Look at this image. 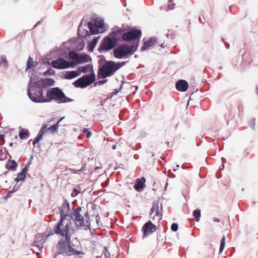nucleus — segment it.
<instances>
[{
    "label": "nucleus",
    "instance_id": "obj_1",
    "mask_svg": "<svg viewBox=\"0 0 258 258\" xmlns=\"http://www.w3.org/2000/svg\"><path fill=\"white\" fill-rule=\"evenodd\" d=\"M81 211L82 208L79 207L66 214V220L67 221L66 225V242L68 244V247L67 248H66V254L68 255H77L80 253L79 251L75 250L71 246V237L68 234L69 229L74 230L79 227L90 226L91 223L90 216L92 217V221H93V218H95V221L97 224H98V220L100 219L98 213L93 215L91 213V211H87L85 214V217L84 218L80 213Z\"/></svg>",
    "mask_w": 258,
    "mask_h": 258
},
{
    "label": "nucleus",
    "instance_id": "obj_2",
    "mask_svg": "<svg viewBox=\"0 0 258 258\" xmlns=\"http://www.w3.org/2000/svg\"><path fill=\"white\" fill-rule=\"evenodd\" d=\"M125 62H115L113 61H107L98 70V77L104 79L112 76L115 72L123 66Z\"/></svg>",
    "mask_w": 258,
    "mask_h": 258
},
{
    "label": "nucleus",
    "instance_id": "obj_3",
    "mask_svg": "<svg viewBox=\"0 0 258 258\" xmlns=\"http://www.w3.org/2000/svg\"><path fill=\"white\" fill-rule=\"evenodd\" d=\"M138 43L136 45L122 44L113 50L114 56L117 58H122L128 55H132L137 50Z\"/></svg>",
    "mask_w": 258,
    "mask_h": 258
},
{
    "label": "nucleus",
    "instance_id": "obj_4",
    "mask_svg": "<svg viewBox=\"0 0 258 258\" xmlns=\"http://www.w3.org/2000/svg\"><path fill=\"white\" fill-rule=\"evenodd\" d=\"M36 86H32L28 89V95L30 99L35 102H46V99L43 95L42 89L37 83Z\"/></svg>",
    "mask_w": 258,
    "mask_h": 258
},
{
    "label": "nucleus",
    "instance_id": "obj_5",
    "mask_svg": "<svg viewBox=\"0 0 258 258\" xmlns=\"http://www.w3.org/2000/svg\"><path fill=\"white\" fill-rule=\"evenodd\" d=\"M115 32H112L110 35L104 38L100 45L99 50L108 51L114 48L117 43V39L113 37Z\"/></svg>",
    "mask_w": 258,
    "mask_h": 258
},
{
    "label": "nucleus",
    "instance_id": "obj_6",
    "mask_svg": "<svg viewBox=\"0 0 258 258\" xmlns=\"http://www.w3.org/2000/svg\"><path fill=\"white\" fill-rule=\"evenodd\" d=\"M95 80V76L94 73L83 75L73 83L77 88H84L90 85Z\"/></svg>",
    "mask_w": 258,
    "mask_h": 258
},
{
    "label": "nucleus",
    "instance_id": "obj_7",
    "mask_svg": "<svg viewBox=\"0 0 258 258\" xmlns=\"http://www.w3.org/2000/svg\"><path fill=\"white\" fill-rule=\"evenodd\" d=\"M150 218L154 221L159 222L162 218V205L159 201L153 203L151 209Z\"/></svg>",
    "mask_w": 258,
    "mask_h": 258
},
{
    "label": "nucleus",
    "instance_id": "obj_8",
    "mask_svg": "<svg viewBox=\"0 0 258 258\" xmlns=\"http://www.w3.org/2000/svg\"><path fill=\"white\" fill-rule=\"evenodd\" d=\"M142 36V31L140 29H134L122 35V40L127 42L134 41L137 40V44L139 43V39Z\"/></svg>",
    "mask_w": 258,
    "mask_h": 258
},
{
    "label": "nucleus",
    "instance_id": "obj_9",
    "mask_svg": "<svg viewBox=\"0 0 258 258\" xmlns=\"http://www.w3.org/2000/svg\"><path fill=\"white\" fill-rule=\"evenodd\" d=\"M64 98V94L58 88H51L47 91L46 101H50L52 100L59 101L61 100Z\"/></svg>",
    "mask_w": 258,
    "mask_h": 258
},
{
    "label": "nucleus",
    "instance_id": "obj_10",
    "mask_svg": "<svg viewBox=\"0 0 258 258\" xmlns=\"http://www.w3.org/2000/svg\"><path fill=\"white\" fill-rule=\"evenodd\" d=\"M92 60V59L90 55L82 53L81 55H79V58L77 63H74V62H70L66 60V69L70 67H74L77 64H81L85 62H90Z\"/></svg>",
    "mask_w": 258,
    "mask_h": 258
},
{
    "label": "nucleus",
    "instance_id": "obj_11",
    "mask_svg": "<svg viewBox=\"0 0 258 258\" xmlns=\"http://www.w3.org/2000/svg\"><path fill=\"white\" fill-rule=\"evenodd\" d=\"M60 219L58 223L53 228V231L56 234L62 236H64V226L63 221L64 219V214L62 210H60Z\"/></svg>",
    "mask_w": 258,
    "mask_h": 258
},
{
    "label": "nucleus",
    "instance_id": "obj_12",
    "mask_svg": "<svg viewBox=\"0 0 258 258\" xmlns=\"http://www.w3.org/2000/svg\"><path fill=\"white\" fill-rule=\"evenodd\" d=\"M156 226L153 224L150 220L145 223L142 227V231L144 236H147L149 234L153 233L156 231Z\"/></svg>",
    "mask_w": 258,
    "mask_h": 258
},
{
    "label": "nucleus",
    "instance_id": "obj_13",
    "mask_svg": "<svg viewBox=\"0 0 258 258\" xmlns=\"http://www.w3.org/2000/svg\"><path fill=\"white\" fill-rule=\"evenodd\" d=\"M175 86L177 90L181 92H184L187 90L188 87V84L186 81L180 80L176 82Z\"/></svg>",
    "mask_w": 258,
    "mask_h": 258
},
{
    "label": "nucleus",
    "instance_id": "obj_14",
    "mask_svg": "<svg viewBox=\"0 0 258 258\" xmlns=\"http://www.w3.org/2000/svg\"><path fill=\"white\" fill-rule=\"evenodd\" d=\"M54 83V80L51 78L41 79L40 80L38 81L37 83L39 86L43 87L53 86Z\"/></svg>",
    "mask_w": 258,
    "mask_h": 258
},
{
    "label": "nucleus",
    "instance_id": "obj_15",
    "mask_svg": "<svg viewBox=\"0 0 258 258\" xmlns=\"http://www.w3.org/2000/svg\"><path fill=\"white\" fill-rule=\"evenodd\" d=\"M56 253L54 257L57 255L62 254L64 252V240L60 239L56 245Z\"/></svg>",
    "mask_w": 258,
    "mask_h": 258
},
{
    "label": "nucleus",
    "instance_id": "obj_16",
    "mask_svg": "<svg viewBox=\"0 0 258 258\" xmlns=\"http://www.w3.org/2000/svg\"><path fill=\"white\" fill-rule=\"evenodd\" d=\"M52 65L53 68L56 69H64V59L63 58H59L52 62Z\"/></svg>",
    "mask_w": 258,
    "mask_h": 258
},
{
    "label": "nucleus",
    "instance_id": "obj_17",
    "mask_svg": "<svg viewBox=\"0 0 258 258\" xmlns=\"http://www.w3.org/2000/svg\"><path fill=\"white\" fill-rule=\"evenodd\" d=\"M46 126L45 125H43L37 137L34 139L33 141V144L34 145L38 143L42 139L43 134L46 133Z\"/></svg>",
    "mask_w": 258,
    "mask_h": 258
},
{
    "label": "nucleus",
    "instance_id": "obj_18",
    "mask_svg": "<svg viewBox=\"0 0 258 258\" xmlns=\"http://www.w3.org/2000/svg\"><path fill=\"white\" fill-rule=\"evenodd\" d=\"M145 181L146 179L144 177H142V179L138 178L134 186L135 189L138 191H140L141 189L144 188Z\"/></svg>",
    "mask_w": 258,
    "mask_h": 258
},
{
    "label": "nucleus",
    "instance_id": "obj_19",
    "mask_svg": "<svg viewBox=\"0 0 258 258\" xmlns=\"http://www.w3.org/2000/svg\"><path fill=\"white\" fill-rule=\"evenodd\" d=\"M63 117H61L60 120L57 122L56 124H54L53 125H51L49 127H47V125L46 126V132H49L51 133H55L57 132V129L58 128V126L59 125V123L61 121V120L63 119Z\"/></svg>",
    "mask_w": 258,
    "mask_h": 258
},
{
    "label": "nucleus",
    "instance_id": "obj_20",
    "mask_svg": "<svg viewBox=\"0 0 258 258\" xmlns=\"http://www.w3.org/2000/svg\"><path fill=\"white\" fill-rule=\"evenodd\" d=\"M93 70V67L92 64H87L85 66L79 67L78 68V73H87L88 72L92 71Z\"/></svg>",
    "mask_w": 258,
    "mask_h": 258
},
{
    "label": "nucleus",
    "instance_id": "obj_21",
    "mask_svg": "<svg viewBox=\"0 0 258 258\" xmlns=\"http://www.w3.org/2000/svg\"><path fill=\"white\" fill-rule=\"evenodd\" d=\"M27 172V167H25L24 168L21 172H19L15 180L17 182L23 180L26 177V173Z\"/></svg>",
    "mask_w": 258,
    "mask_h": 258
},
{
    "label": "nucleus",
    "instance_id": "obj_22",
    "mask_svg": "<svg viewBox=\"0 0 258 258\" xmlns=\"http://www.w3.org/2000/svg\"><path fill=\"white\" fill-rule=\"evenodd\" d=\"M80 75V73H78V71H67L66 72V79H71L75 78Z\"/></svg>",
    "mask_w": 258,
    "mask_h": 258
},
{
    "label": "nucleus",
    "instance_id": "obj_23",
    "mask_svg": "<svg viewBox=\"0 0 258 258\" xmlns=\"http://www.w3.org/2000/svg\"><path fill=\"white\" fill-rule=\"evenodd\" d=\"M88 26L89 29H90V32L93 34H96L99 33V30L98 28L94 24V23L92 22H89L88 23Z\"/></svg>",
    "mask_w": 258,
    "mask_h": 258
},
{
    "label": "nucleus",
    "instance_id": "obj_24",
    "mask_svg": "<svg viewBox=\"0 0 258 258\" xmlns=\"http://www.w3.org/2000/svg\"><path fill=\"white\" fill-rule=\"evenodd\" d=\"M155 42V39H151L148 40L144 43V44L142 48V50H146L148 49L150 47L153 45Z\"/></svg>",
    "mask_w": 258,
    "mask_h": 258
},
{
    "label": "nucleus",
    "instance_id": "obj_25",
    "mask_svg": "<svg viewBox=\"0 0 258 258\" xmlns=\"http://www.w3.org/2000/svg\"><path fill=\"white\" fill-rule=\"evenodd\" d=\"M79 54L75 51H71L69 53V57L72 59L73 60L72 62H74V63H77L79 58Z\"/></svg>",
    "mask_w": 258,
    "mask_h": 258
},
{
    "label": "nucleus",
    "instance_id": "obj_26",
    "mask_svg": "<svg viewBox=\"0 0 258 258\" xmlns=\"http://www.w3.org/2000/svg\"><path fill=\"white\" fill-rule=\"evenodd\" d=\"M29 135V133L27 130L21 129L19 134V136L21 139L27 138Z\"/></svg>",
    "mask_w": 258,
    "mask_h": 258
},
{
    "label": "nucleus",
    "instance_id": "obj_27",
    "mask_svg": "<svg viewBox=\"0 0 258 258\" xmlns=\"http://www.w3.org/2000/svg\"><path fill=\"white\" fill-rule=\"evenodd\" d=\"M0 65L3 66L4 68H7L8 66V61L5 55H2L1 57Z\"/></svg>",
    "mask_w": 258,
    "mask_h": 258
},
{
    "label": "nucleus",
    "instance_id": "obj_28",
    "mask_svg": "<svg viewBox=\"0 0 258 258\" xmlns=\"http://www.w3.org/2000/svg\"><path fill=\"white\" fill-rule=\"evenodd\" d=\"M193 216L197 222L199 221L201 217V211L200 210H195L193 212Z\"/></svg>",
    "mask_w": 258,
    "mask_h": 258
},
{
    "label": "nucleus",
    "instance_id": "obj_29",
    "mask_svg": "<svg viewBox=\"0 0 258 258\" xmlns=\"http://www.w3.org/2000/svg\"><path fill=\"white\" fill-rule=\"evenodd\" d=\"M36 66V64H35L33 60V58L29 57L27 62V68L29 69L32 67H35Z\"/></svg>",
    "mask_w": 258,
    "mask_h": 258
},
{
    "label": "nucleus",
    "instance_id": "obj_30",
    "mask_svg": "<svg viewBox=\"0 0 258 258\" xmlns=\"http://www.w3.org/2000/svg\"><path fill=\"white\" fill-rule=\"evenodd\" d=\"M93 23L98 28H102L104 27V22L102 20H99V21L96 20Z\"/></svg>",
    "mask_w": 258,
    "mask_h": 258
},
{
    "label": "nucleus",
    "instance_id": "obj_31",
    "mask_svg": "<svg viewBox=\"0 0 258 258\" xmlns=\"http://www.w3.org/2000/svg\"><path fill=\"white\" fill-rule=\"evenodd\" d=\"M43 242H39L38 241H35L34 242V246L37 247L38 250H41L43 247Z\"/></svg>",
    "mask_w": 258,
    "mask_h": 258
},
{
    "label": "nucleus",
    "instance_id": "obj_32",
    "mask_svg": "<svg viewBox=\"0 0 258 258\" xmlns=\"http://www.w3.org/2000/svg\"><path fill=\"white\" fill-rule=\"evenodd\" d=\"M54 74V71L53 69H49L47 70L46 71L43 73V75L45 76L52 75Z\"/></svg>",
    "mask_w": 258,
    "mask_h": 258
},
{
    "label": "nucleus",
    "instance_id": "obj_33",
    "mask_svg": "<svg viewBox=\"0 0 258 258\" xmlns=\"http://www.w3.org/2000/svg\"><path fill=\"white\" fill-rule=\"evenodd\" d=\"M12 164L10 166L9 168L12 170H14L16 168L17 164L15 160H12L11 161Z\"/></svg>",
    "mask_w": 258,
    "mask_h": 258
},
{
    "label": "nucleus",
    "instance_id": "obj_34",
    "mask_svg": "<svg viewBox=\"0 0 258 258\" xmlns=\"http://www.w3.org/2000/svg\"><path fill=\"white\" fill-rule=\"evenodd\" d=\"M224 246H225V237L223 236L221 240V245H220V252H222L223 251Z\"/></svg>",
    "mask_w": 258,
    "mask_h": 258
},
{
    "label": "nucleus",
    "instance_id": "obj_35",
    "mask_svg": "<svg viewBox=\"0 0 258 258\" xmlns=\"http://www.w3.org/2000/svg\"><path fill=\"white\" fill-rule=\"evenodd\" d=\"M82 132L84 134H86V137L88 138H89L92 135V133L89 132L87 128H84L82 130Z\"/></svg>",
    "mask_w": 258,
    "mask_h": 258
},
{
    "label": "nucleus",
    "instance_id": "obj_36",
    "mask_svg": "<svg viewBox=\"0 0 258 258\" xmlns=\"http://www.w3.org/2000/svg\"><path fill=\"white\" fill-rule=\"evenodd\" d=\"M80 193V190L77 188H74L73 189V192L72 194V196L73 197H75L77 196Z\"/></svg>",
    "mask_w": 258,
    "mask_h": 258
},
{
    "label": "nucleus",
    "instance_id": "obj_37",
    "mask_svg": "<svg viewBox=\"0 0 258 258\" xmlns=\"http://www.w3.org/2000/svg\"><path fill=\"white\" fill-rule=\"evenodd\" d=\"M171 230L173 231H176L178 230V226L176 223H173L171 225Z\"/></svg>",
    "mask_w": 258,
    "mask_h": 258
},
{
    "label": "nucleus",
    "instance_id": "obj_38",
    "mask_svg": "<svg viewBox=\"0 0 258 258\" xmlns=\"http://www.w3.org/2000/svg\"><path fill=\"white\" fill-rule=\"evenodd\" d=\"M104 255L106 258H110V252L108 251L107 249L105 247L104 248Z\"/></svg>",
    "mask_w": 258,
    "mask_h": 258
},
{
    "label": "nucleus",
    "instance_id": "obj_39",
    "mask_svg": "<svg viewBox=\"0 0 258 258\" xmlns=\"http://www.w3.org/2000/svg\"><path fill=\"white\" fill-rule=\"evenodd\" d=\"M99 39V37H94L92 41L91 44L92 45H95Z\"/></svg>",
    "mask_w": 258,
    "mask_h": 258
},
{
    "label": "nucleus",
    "instance_id": "obj_40",
    "mask_svg": "<svg viewBox=\"0 0 258 258\" xmlns=\"http://www.w3.org/2000/svg\"><path fill=\"white\" fill-rule=\"evenodd\" d=\"M78 171H86V164L85 163L83 164L80 169L77 170Z\"/></svg>",
    "mask_w": 258,
    "mask_h": 258
},
{
    "label": "nucleus",
    "instance_id": "obj_41",
    "mask_svg": "<svg viewBox=\"0 0 258 258\" xmlns=\"http://www.w3.org/2000/svg\"><path fill=\"white\" fill-rule=\"evenodd\" d=\"M4 143V136L3 135H0V144H3Z\"/></svg>",
    "mask_w": 258,
    "mask_h": 258
},
{
    "label": "nucleus",
    "instance_id": "obj_42",
    "mask_svg": "<svg viewBox=\"0 0 258 258\" xmlns=\"http://www.w3.org/2000/svg\"><path fill=\"white\" fill-rule=\"evenodd\" d=\"M7 158V155L6 154H4L3 155L2 154H0V160H4Z\"/></svg>",
    "mask_w": 258,
    "mask_h": 258
},
{
    "label": "nucleus",
    "instance_id": "obj_43",
    "mask_svg": "<svg viewBox=\"0 0 258 258\" xmlns=\"http://www.w3.org/2000/svg\"><path fill=\"white\" fill-rule=\"evenodd\" d=\"M107 81V80H102V81H100L98 82V83L100 85V84H104V83H105Z\"/></svg>",
    "mask_w": 258,
    "mask_h": 258
},
{
    "label": "nucleus",
    "instance_id": "obj_44",
    "mask_svg": "<svg viewBox=\"0 0 258 258\" xmlns=\"http://www.w3.org/2000/svg\"><path fill=\"white\" fill-rule=\"evenodd\" d=\"M73 101L72 99H70L66 96V102H70Z\"/></svg>",
    "mask_w": 258,
    "mask_h": 258
},
{
    "label": "nucleus",
    "instance_id": "obj_45",
    "mask_svg": "<svg viewBox=\"0 0 258 258\" xmlns=\"http://www.w3.org/2000/svg\"><path fill=\"white\" fill-rule=\"evenodd\" d=\"M214 221L216 222H219L220 221V220L219 219L215 218L214 219Z\"/></svg>",
    "mask_w": 258,
    "mask_h": 258
},
{
    "label": "nucleus",
    "instance_id": "obj_46",
    "mask_svg": "<svg viewBox=\"0 0 258 258\" xmlns=\"http://www.w3.org/2000/svg\"><path fill=\"white\" fill-rule=\"evenodd\" d=\"M80 32H81V30H80V28H79V29H78V34H79V35H80Z\"/></svg>",
    "mask_w": 258,
    "mask_h": 258
},
{
    "label": "nucleus",
    "instance_id": "obj_47",
    "mask_svg": "<svg viewBox=\"0 0 258 258\" xmlns=\"http://www.w3.org/2000/svg\"><path fill=\"white\" fill-rule=\"evenodd\" d=\"M115 148H116L115 145H113V146H112V149H115Z\"/></svg>",
    "mask_w": 258,
    "mask_h": 258
},
{
    "label": "nucleus",
    "instance_id": "obj_48",
    "mask_svg": "<svg viewBox=\"0 0 258 258\" xmlns=\"http://www.w3.org/2000/svg\"><path fill=\"white\" fill-rule=\"evenodd\" d=\"M99 168H101V167H95V170H97V169H99Z\"/></svg>",
    "mask_w": 258,
    "mask_h": 258
},
{
    "label": "nucleus",
    "instance_id": "obj_49",
    "mask_svg": "<svg viewBox=\"0 0 258 258\" xmlns=\"http://www.w3.org/2000/svg\"><path fill=\"white\" fill-rule=\"evenodd\" d=\"M66 206H67V207L68 208H69V204L68 203H66Z\"/></svg>",
    "mask_w": 258,
    "mask_h": 258
},
{
    "label": "nucleus",
    "instance_id": "obj_50",
    "mask_svg": "<svg viewBox=\"0 0 258 258\" xmlns=\"http://www.w3.org/2000/svg\"><path fill=\"white\" fill-rule=\"evenodd\" d=\"M13 143H10L9 144V145H10V146H13Z\"/></svg>",
    "mask_w": 258,
    "mask_h": 258
},
{
    "label": "nucleus",
    "instance_id": "obj_51",
    "mask_svg": "<svg viewBox=\"0 0 258 258\" xmlns=\"http://www.w3.org/2000/svg\"><path fill=\"white\" fill-rule=\"evenodd\" d=\"M169 31H168V33L167 34V36L168 37L169 35Z\"/></svg>",
    "mask_w": 258,
    "mask_h": 258
},
{
    "label": "nucleus",
    "instance_id": "obj_52",
    "mask_svg": "<svg viewBox=\"0 0 258 258\" xmlns=\"http://www.w3.org/2000/svg\"><path fill=\"white\" fill-rule=\"evenodd\" d=\"M135 87L136 88V90H137L138 89V86H135Z\"/></svg>",
    "mask_w": 258,
    "mask_h": 258
},
{
    "label": "nucleus",
    "instance_id": "obj_53",
    "mask_svg": "<svg viewBox=\"0 0 258 258\" xmlns=\"http://www.w3.org/2000/svg\"><path fill=\"white\" fill-rule=\"evenodd\" d=\"M117 91H114V94H117Z\"/></svg>",
    "mask_w": 258,
    "mask_h": 258
},
{
    "label": "nucleus",
    "instance_id": "obj_54",
    "mask_svg": "<svg viewBox=\"0 0 258 258\" xmlns=\"http://www.w3.org/2000/svg\"><path fill=\"white\" fill-rule=\"evenodd\" d=\"M117 91H114V94H117Z\"/></svg>",
    "mask_w": 258,
    "mask_h": 258
},
{
    "label": "nucleus",
    "instance_id": "obj_55",
    "mask_svg": "<svg viewBox=\"0 0 258 258\" xmlns=\"http://www.w3.org/2000/svg\"><path fill=\"white\" fill-rule=\"evenodd\" d=\"M17 135H16V136H15V139H17Z\"/></svg>",
    "mask_w": 258,
    "mask_h": 258
}]
</instances>
